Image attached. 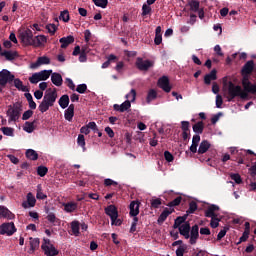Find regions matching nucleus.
<instances>
[{"instance_id": "obj_1", "label": "nucleus", "mask_w": 256, "mask_h": 256, "mask_svg": "<svg viewBox=\"0 0 256 256\" xmlns=\"http://www.w3.org/2000/svg\"><path fill=\"white\" fill-rule=\"evenodd\" d=\"M228 94L229 102H232L236 97H240L241 99H248V94L244 93L241 86L235 85L232 81H229Z\"/></svg>"}, {"instance_id": "obj_2", "label": "nucleus", "mask_w": 256, "mask_h": 256, "mask_svg": "<svg viewBox=\"0 0 256 256\" xmlns=\"http://www.w3.org/2000/svg\"><path fill=\"white\" fill-rule=\"evenodd\" d=\"M8 110L6 112L7 116L9 117V122H16L21 117L22 112V104L21 102H16L13 105L8 106Z\"/></svg>"}, {"instance_id": "obj_3", "label": "nucleus", "mask_w": 256, "mask_h": 256, "mask_svg": "<svg viewBox=\"0 0 256 256\" xmlns=\"http://www.w3.org/2000/svg\"><path fill=\"white\" fill-rule=\"evenodd\" d=\"M243 80H242V86L244 88V93L250 94H256V82L255 84H252V82L249 80V74H243Z\"/></svg>"}, {"instance_id": "obj_4", "label": "nucleus", "mask_w": 256, "mask_h": 256, "mask_svg": "<svg viewBox=\"0 0 256 256\" xmlns=\"http://www.w3.org/2000/svg\"><path fill=\"white\" fill-rule=\"evenodd\" d=\"M20 39L27 46H34L35 37L33 36V31L30 29H26L21 32Z\"/></svg>"}, {"instance_id": "obj_5", "label": "nucleus", "mask_w": 256, "mask_h": 256, "mask_svg": "<svg viewBox=\"0 0 256 256\" xmlns=\"http://www.w3.org/2000/svg\"><path fill=\"white\" fill-rule=\"evenodd\" d=\"M14 79H15V75L12 74L7 69H3L2 71H0V85L2 87H5L7 83L13 82Z\"/></svg>"}, {"instance_id": "obj_6", "label": "nucleus", "mask_w": 256, "mask_h": 256, "mask_svg": "<svg viewBox=\"0 0 256 256\" xmlns=\"http://www.w3.org/2000/svg\"><path fill=\"white\" fill-rule=\"evenodd\" d=\"M16 233L15 223H4L0 225V235L12 236Z\"/></svg>"}, {"instance_id": "obj_7", "label": "nucleus", "mask_w": 256, "mask_h": 256, "mask_svg": "<svg viewBox=\"0 0 256 256\" xmlns=\"http://www.w3.org/2000/svg\"><path fill=\"white\" fill-rule=\"evenodd\" d=\"M154 66V61L143 60V57H138L136 67L141 71H148Z\"/></svg>"}, {"instance_id": "obj_8", "label": "nucleus", "mask_w": 256, "mask_h": 256, "mask_svg": "<svg viewBox=\"0 0 256 256\" xmlns=\"http://www.w3.org/2000/svg\"><path fill=\"white\" fill-rule=\"evenodd\" d=\"M189 243L191 245L197 244V240L199 239V225L195 224L190 228V237Z\"/></svg>"}, {"instance_id": "obj_9", "label": "nucleus", "mask_w": 256, "mask_h": 256, "mask_svg": "<svg viewBox=\"0 0 256 256\" xmlns=\"http://www.w3.org/2000/svg\"><path fill=\"white\" fill-rule=\"evenodd\" d=\"M50 107L54 106V103L57 100V89L54 88L51 92H47L43 98Z\"/></svg>"}, {"instance_id": "obj_10", "label": "nucleus", "mask_w": 256, "mask_h": 256, "mask_svg": "<svg viewBox=\"0 0 256 256\" xmlns=\"http://www.w3.org/2000/svg\"><path fill=\"white\" fill-rule=\"evenodd\" d=\"M158 85H159L160 89H162L166 93L171 92L172 87L170 85V80L167 76H163V77L159 78Z\"/></svg>"}, {"instance_id": "obj_11", "label": "nucleus", "mask_w": 256, "mask_h": 256, "mask_svg": "<svg viewBox=\"0 0 256 256\" xmlns=\"http://www.w3.org/2000/svg\"><path fill=\"white\" fill-rule=\"evenodd\" d=\"M105 213L110 217L111 222H114L119 217L118 209L114 205L105 208Z\"/></svg>"}, {"instance_id": "obj_12", "label": "nucleus", "mask_w": 256, "mask_h": 256, "mask_svg": "<svg viewBox=\"0 0 256 256\" xmlns=\"http://www.w3.org/2000/svg\"><path fill=\"white\" fill-rule=\"evenodd\" d=\"M41 248L46 256H57L59 254V251L53 245L49 246L46 245V243H43Z\"/></svg>"}, {"instance_id": "obj_13", "label": "nucleus", "mask_w": 256, "mask_h": 256, "mask_svg": "<svg viewBox=\"0 0 256 256\" xmlns=\"http://www.w3.org/2000/svg\"><path fill=\"white\" fill-rule=\"evenodd\" d=\"M36 206V198L32 192H29L27 194V201H24L22 203L23 209H29V207H35Z\"/></svg>"}, {"instance_id": "obj_14", "label": "nucleus", "mask_w": 256, "mask_h": 256, "mask_svg": "<svg viewBox=\"0 0 256 256\" xmlns=\"http://www.w3.org/2000/svg\"><path fill=\"white\" fill-rule=\"evenodd\" d=\"M50 64H51V59H49L48 56H40V57H38V60L35 63L31 64V68L36 69L39 66L50 65Z\"/></svg>"}, {"instance_id": "obj_15", "label": "nucleus", "mask_w": 256, "mask_h": 256, "mask_svg": "<svg viewBox=\"0 0 256 256\" xmlns=\"http://www.w3.org/2000/svg\"><path fill=\"white\" fill-rule=\"evenodd\" d=\"M190 231H191V225L189 222H185L184 224L180 225L179 233L185 239L190 238Z\"/></svg>"}, {"instance_id": "obj_16", "label": "nucleus", "mask_w": 256, "mask_h": 256, "mask_svg": "<svg viewBox=\"0 0 256 256\" xmlns=\"http://www.w3.org/2000/svg\"><path fill=\"white\" fill-rule=\"evenodd\" d=\"M255 69V62L250 60L244 64L241 70L242 75H251Z\"/></svg>"}, {"instance_id": "obj_17", "label": "nucleus", "mask_w": 256, "mask_h": 256, "mask_svg": "<svg viewBox=\"0 0 256 256\" xmlns=\"http://www.w3.org/2000/svg\"><path fill=\"white\" fill-rule=\"evenodd\" d=\"M130 108H131V101L130 100H126L122 104H114L113 105V109L115 111H118L119 113H125V111H127Z\"/></svg>"}, {"instance_id": "obj_18", "label": "nucleus", "mask_w": 256, "mask_h": 256, "mask_svg": "<svg viewBox=\"0 0 256 256\" xmlns=\"http://www.w3.org/2000/svg\"><path fill=\"white\" fill-rule=\"evenodd\" d=\"M140 204L139 201H131L130 202V217H137V215L140 213Z\"/></svg>"}, {"instance_id": "obj_19", "label": "nucleus", "mask_w": 256, "mask_h": 256, "mask_svg": "<svg viewBox=\"0 0 256 256\" xmlns=\"http://www.w3.org/2000/svg\"><path fill=\"white\" fill-rule=\"evenodd\" d=\"M217 211H220V207L217 205H211L205 211V217L206 218H216V217H218V215L215 213Z\"/></svg>"}, {"instance_id": "obj_20", "label": "nucleus", "mask_w": 256, "mask_h": 256, "mask_svg": "<svg viewBox=\"0 0 256 256\" xmlns=\"http://www.w3.org/2000/svg\"><path fill=\"white\" fill-rule=\"evenodd\" d=\"M0 218H5V219H15V214L10 212V210L5 207V206H0Z\"/></svg>"}, {"instance_id": "obj_21", "label": "nucleus", "mask_w": 256, "mask_h": 256, "mask_svg": "<svg viewBox=\"0 0 256 256\" xmlns=\"http://www.w3.org/2000/svg\"><path fill=\"white\" fill-rule=\"evenodd\" d=\"M174 211H175L174 208L173 209L165 208L163 212L159 215L158 224L161 225L163 222H165L169 217V215H171Z\"/></svg>"}, {"instance_id": "obj_22", "label": "nucleus", "mask_w": 256, "mask_h": 256, "mask_svg": "<svg viewBox=\"0 0 256 256\" xmlns=\"http://www.w3.org/2000/svg\"><path fill=\"white\" fill-rule=\"evenodd\" d=\"M216 79H217V70L213 69L210 73H207L204 76V83L206 85H211V82L216 81Z\"/></svg>"}, {"instance_id": "obj_23", "label": "nucleus", "mask_w": 256, "mask_h": 256, "mask_svg": "<svg viewBox=\"0 0 256 256\" xmlns=\"http://www.w3.org/2000/svg\"><path fill=\"white\" fill-rule=\"evenodd\" d=\"M75 42V39H74V37L73 36H67V37H62V38H60V48L61 49H66V48H68V46L70 45V44H72V43H74Z\"/></svg>"}, {"instance_id": "obj_24", "label": "nucleus", "mask_w": 256, "mask_h": 256, "mask_svg": "<svg viewBox=\"0 0 256 256\" xmlns=\"http://www.w3.org/2000/svg\"><path fill=\"white\" fill-rule=\"evenodd\" d=\"M63 206H64V211L66 213H73V212L78 210L77 202H73V201L66 202V203L63 204Z\"/></svg>"}, {"instance_id": "obj_25", "label": "nucleus", "mask_w": 256, "mask_h": 256, "mask_svg": "<svg viewBox=\"0 0 256 256\" xmlns=\"http://www.w3.org/2000/svg\"><path fill=\"white\" fill-rule=\"evenodd\" d=\"M209 148H211V143L207 140H203L199 145L198 154L199 155L206 154Z\"/></svg>"}, {"instance_id": "obj_26", "label": "nucleus", "mask_w": 256, "mask_h": 256, "mask_svg": "<svg viewBox=\"0 0 256 256\" xmlns=\"http://www.w3.org/2000/svg\"><path fill=\"white\" fill-rule=\"evenodd\" d=\"M51 80H52V84H54L58 87L63 85V77L58 72H53L52 73Z\"/></svg>"}, {"instance_id": "obj_27", "label": "nucleus", "mask_w": 256, "mask_h": 256, "mask_svg": "<svg viewBox=\"0 0 256 256\" xmlns=\"http://www.w3.org/2000/svg\"><path fill=\"white\" fill-rule=\"evenodd\" d=\"M48 39L44 35H39L34 37V44L33 46L35 48H39L40 46H43L45 43H47Z\"/></svg>"}, {"instance_id": "obj_28", "label": "nucleus", "mask_w": 256, "mask_h": 256, "mask_svg": "<svg viewBox=\"0 0 256 256\" xmlns=\"http://www.w3.org/2000/svg\"><path fill=\"white\" fill-rule=\"evenodd\" d=\"M37 123V120H33L32 122L30 121H25L23 130L27 133H33L35 131V124Z\"/></svg>"}, {"instance_id": "obj_29", "label": "nucleus", "mask_w": 256, "mask_h": 256, "mask_svg": "<svg viewBox=\"0 0 256 256\" xmlns=\"http://www.w3.org/2000/svg\"><path fill=\"white\" fill-rule=\"evenodd\" d=\"M0 56L5 57L6 60L8 61H13L15 60L17 57H19L18 53L16 51L12 52V51H4L0 53Z\"/></svg>"}, {"instance_id": "obj_30", "label": "nucleus", "mask_w": 256, "mask_h": 256, "mask_svg": "<svg viewBox=\"0 0 256 256\" xmlns=\"http://www.w3.org/2000/svg\"><path fill=\"white\" fill-rule=\"evenodd\" d=\"M30 250L29 253L33 254L36 250H38L39 246H40V239L39 238H30Z\"/></svg>"}, {"instance_id": "obj_31", "label": "nucleus", "mask_w": 256, "mask_h": 256, "mask_svg": "<svg viewBox=\"0 0 256 256\" xmlns=\"http://www.w3.org/2000/svg\"><path fill=\"white\" fill-rule=\"evenodd\" d=\"M13 81H14V86L16 89H18L19 91H22V92H29V88L27 86L23 85V82L21 81V79L14 78Z\"/></svg>"}, {"instance_id": "obj_32", "label": "nucleus", "mask_w": 256, "mask_h": 256, "mask_svg": "<svg viewBox=\"0 0 256 256\" xmlns=\"http://www.w3.org/2000/svg\"><path fill=\"white\" fill-rule=\"evenodd\" d=\"M187 218H188L187 214L176 217L174 221V229H179L183 225V223H186Z\"/></svg>"}, {"instance_id": "obj_33", "label": "nucleus", "mask_w": 256, "mask_h": 256, "mask_svg": "<svg viewBox=\"0 0 256 256\" xmlns=\"http://www.w3.org/2000/svg\"><path fill=\"white\" fill-rule=\"evenodd\" d=\"M70 104V97L67 94H64L60 97L59 105L62 109H66Z\"/></svg>"}, {"instance_id": "obj_34", "label": "nucleus", "mask_w": 256, "mask_h": 256, "mask_svg": "<svg viewBox=\"0 0 256 256\" xmlns=\"http://www.w3.org/2000/svg\"><path fill=\"white\" fill-rule=\"evenodd\" d=\"M205 129V124L203 121H198L196 122V124H194L193 126V131L194 133H196L197 135L202 134L204 132Z\"/></svg>"}, {"instance_id": "obj_35", "label": "nucleus", "mask_w": 256, "mask_h": 256, "mask_svg": "<svg viewBox=\"0 0 256 256\" xmlns=\"http://www.w3.org/2000/svg\"><path fill=\"white\" fill-rule=\"evenodd\" d=\"M72 233L75 237H79L80 235V223L79 221H73L70 224Z\"/></svg>"}, {"instance_id": "obj_36", "label": "nucleus", "mask_w": 256, "mask_h": 256, "mask_svg": "<svg viewBox=\"0 0 256 256\" xmlns=\"http://www.w3.org/2000/svg\"><path fill=\"white\" fill-rule=\"evenodd\" d=\"M52 70H41L38 72V77L40 81H47L48 78L51 77Z\"/></svg>"}, {"instance_id": "obj_37", "label": "nucleus", "mask_w": 256, "mask_h": 256, "mask_svg": "<svg viewBox=\"0 0 256 256\" xmlns=\"http://www.w3.org/2000/svg\"><path fill=\"white\" fill-rule=\"evenodd\" d=\"M26 158L30 159L31 161H37L38 159V153L33 149H28L25 152Z\"/></svg>"}, {"instance_id": "obj_38", "label": "nucleus", "mask_w": 256, "mask_h": 256, "mask_svg": "<svg viewBox=\"0 0 256 256\" xmlns=\"http://www.w3.org/2000/svg\"><path fill=\"white\" fill-rule=\"evenodd\" d=\"M46 219L52 223L53 226H56V225H60V220L59 218H57V216L54 214V213H49L47 216H46Z\"/></svg>"}, {"instance_id": "obj_39", "label": "nucleus", "mask_w": 256, "mask_h": 256, "mask_svg": "<svg viewBox=\"0 0 256 256\" xmlns=\"http://www.w3.org/2000/svg\"><path fill=\"white\" fill-rule=\"evenodd\" d=\"M24 97H25L26 100L28 101L29 107H30L32 110H35L36 107H37V105H36V102L33 100L32 94H30V93H25V94H24Z\"/></svg>"}, {"instance_id": "obj_40", "label": "nucleus", "mask_w": 256, "mask_h": 256, "mask_svg": "<svg viewBox=\"0 0 256 256\" xmlns=\"http://www.w3.org/2000/svg\"><path fill=\"white\" fill-rule=\"evenodd\" d=\"M155 99H157V90L150 89L146 97V102L149 104L151 101Z\"/></svg>"}, {"instance_id": "obj_41", "label": "nucleus", "mask_w": 256, "mask_h": 256, "mask_svg": "<svg viewBox=\"0 0 256 256\" xmlns=\"http://www.w3.org/2000/svg\"><path fill=\"white\" fill-rule=\"evenodd\" d=\"M50 105L43 99L41 103L38 105V110L43 114L46 113L50 109Z\"/></svg>"}, {"instance_id": "obj_42", "label": "nucleus", "mask_w": 256, "mask_h": 256, "mask_svg": "<svg viewBox=\"0 0 256 256\" xmlns=\"http://www.w3.org/2000/svg\"><path fill=\"white\" fill-rule=\"evenodd\" d=\"M197 210H198V204H197V202H195V201H190V202H189V208H188V210H187V214H186V215H188V214H193V213H195Z\"/></svg>"}, {"instance_id": "obj_43", "label": "nucleus", "mask_w": 256, "mask_h": 256, "mask_svg": "<svg viewBox=\"0 0 256 256\" xmlns=\"http://www.w3.org/2000/svg\"><path fill=\"white\" fill-rule=\"evenodd\" d=\"M189 7L191 11L198 12L200 8V3L198 2V0H191L189 2Z\"/></svg>"}, {"instance_id": "obj_44", "label": "nucleus", "mask_w": 256, "mask_h": 256, "mask_svg": "<svg viewBox=\"0 0 256 256\" xmlns=\"http://www.w3.org/2000/svg\"><path fill=\"white\" fill-rule=\"evenodd\" d=\"M77 144L82 148L83 151H86L85 145V136L83 134H79L77 138Z\"/></svg>"}, {"instance_id": "obj_45", "label": "nucleus", "mask_w": 256, "mask_h": 256, "mask_svg": "<svg viewBox=\"0 0 256 256\" xmlns=\"http://www.w3.org/2000/svg\"><path fill=\"white\" fill-rule=\"evenodd\" d=\"M1 131L6 135L7 137H14V128L11 127H2Z\"/></svg>"}, {"instance_id": "obj_46", "label": "nucleus", "mask_w": 256, "mask_h": 256, "mask_svg": "<svg viewBox=\"0 0 256 256\" xmlns=\"http://www.w3.org/2000/svg\"><path fill=\"white\" fill-rule=\"evenodd\" d=\"M96 7L106 9L108 5V0H92Z\"/></svg>"}, {"instance_id": "obj_47", "label": "nucleus", "mask_w": 256, "mask_h": 256, "mask_svg": "<svg viewBox=\"0 0 256 256\" xmlns=\"http://www.w3.org/2000/svg\"><path fill=\"white\" fill-rule=\"evenodd\" d=\"M151 12H152V8L150 7V5L144 4L142 6V16L143 17L151 15Z\"/></svg>"}, {"instance_id": "obj_48", "label": "nucleus", "mask_w": 256, "mask_h": 256, "mask_svg": "<svg viewBox=\"0 0 256 256\" xmlns=\"http://www.w3.org/2000/svg\"><path fill=\"white\" fill-rule=\"evenodd\" d=\"M220 218L218 216L211 218L210 227L216 229L220 226Z\"/></svg>"}, {"instance_id": "obj_49", "label": "nucleus", "mask_w": 256, "mask_h": 256, "mask_svg": "<svg viewBox=\"0 0 256 256\" xmlns=\"http://www.w3.org/2000/svg\"><path fill=\"white\" fill-rule=\"evenodd\" d=\"M183 198L181 196L175 198L174 200L168 202L167 206L168 207H175L181 204Z\"/></svg>"}, {"instance_id": "obj_50", "label": "nucleus", "mask_w": 256, "mask_h": 256, "mask_svg": "<svg viewBox=\"0 0 256 256\" xmlns=\"http://www.w3.org/2000/svg\"><path fill=\"white\" fill-rule=\"evenodd\" d=\"M60 20H63L64 23H68L70 21V14L68 10L62 11L60 13Z\"/></svg>"}, {"instance_id": "obj_51", "label": "nucleus", "mask_w": 256, "mask_h": 256, "mask_svg": "<svg viewBox=\"0 0 256 256\" xmlns=\"http://www.w3.org/2000/svg\"><path fill=\"white\" fill-rule=\"evenodd\" d=\"M36 198H37V199H40V200H44V199L47 198L46 194L43 193V190H42V186H41V185H38V186H37Z\"/></svg>"}, {"instance_id": "obj_52", "label": "nucleus", "mask_w": 256, "mask_h": 256, "mask_svg": "<svg viewBox=\"0 0 256 256\" xmlns=\"http://www.w3.org/2000/svg\"><path fill=\"white\" fill-rule=\"evenodd\" d=\"M37 173L39 177L43 178L48 173V168L45 166H38Z\"/></svg>"}, {"instance_id": "obj_53", "label": "nucleus", "mask_w": 256, "mask_h": 256, "mask_svg": "<svg viewBox=\"0 0 256 256\" xmlns=\"http://www.w3.org/2000/svg\"><path fill=\"white\" fill-rule=\"evenodd\" d=\"M160 205H162V199L156 198L151 200L152 209H159Z\"/></svg>"}, {"instance_id": "obj_54", "label": "nucleus", "mask_w": 256, "mask_h": 256, "mask_svg": "<svg viewBox=\"0 0 256 256\" xmlns=\"http://www.w3.org/2000/svg\"><path fill=\"white\" fill-rule=\"evenodd\" d=\"M29 82L32 84H37L40 82L39 73L35 72L29 77Z\"/></svg>"}, {"instance_id": "obj_55", "label": "nucleus", "mask_w": 256, "mask_h": 256, "mask_svg": "<svg viewBox=\"0 0 256 256\" xmlns=\"http://www.w3.org/2000/svg\"><path fill=\"white\" fill-rule=\"evenodd\" d=\"M136 95H137L136 90H135L134 88H132V89L130 90V93H128V94L125 96V98H126V99H130V102H135Z\"/></svg>"}, {"instance_id": "obj_56", "label": "nucleus", "mask_w": 256, "mask_h": 256, "mask_svg": "<svg viewBox=\"0 0 256 256\" xmlns=\"http://www.w3.org/2000/svg\"><path fill=\"white\" fill-rule=\"evenodd\" d=\"M46 29L51 35H55V33L57 32L56 24H47Z\"/></svg>"}, {"instance_id": "obj_57", "label": "nucleus", "mask_w": 256, "mask_h": 256, "mask_svg": "<svg viewBox=\"0 0 256 256\" xmlns=\"http://www.w3.org/2000/svg\"><path fill=\"white\" fill-rule=\"evenodd\" d=\"M64 117H65L66 121L71 122L74 117V112H72L69 109H66L65 113H64Z\"/></svg>"}, {"instance_id": "obj_58", "label": "nucleus", "mask_w": 256, "mask_h": 256, "mask_svg": "<svg viewBox=\"0 0 256 256\" xmlns=\"http://www.w3.org/2000/svg\"><path fill=\"white\" fill-rule=\"evenodd\" d=\"M104 186L105 187L118 186V182L112 180L111 178H106L104 180Z\"/></svg>"}, {"instance_id": "obj_59", "label": "nucleus", "mask_w": 256, "mask_h": 256, "mask_svg": "<svg viewBox=\"0 0 256 256\" xmlns=\"http://www.w3.org/2000/svg\"><path fill=\"white\" fill-rule=\"evenodd\" d=\"M164 157H165V159H166V162H168V163L173 162L174 159H175V157L173 156V154H172L170 151H167V150L164 152Z\"/></svg>"}, {"instance_id": "obj_60", "label": "nucleus", "mask_w": 256, "mask_h": 256, "mask_svg": "<svg viewBox=\"0 0 256 256\" xmlns=\"http://www.w3.org/2000/svg\"><path fill=\"white\" fill-rule=\"evenodd\" d=\"M230 178L231 180L235 181L237 185H241L242 179L240 174H231Z\"/></svg>"}, {"instance_id": "obj_61", "label": "nucleus", "mask_w": 256, "mask_h": 256, "mask_svg": "<svg viewBox=\"0 0 256 256\" xmlns=\"http://www.w3.org/2000/svg\"><path fill=\"white\" fill-rule=\"evenodd\" d=\"M181 130L183 132H189L190 131V122L189 121H181Z\"/></svg>"}, {"instance_id": "obj_62", "label": "nucleus", "mask_w": 256, "mask_h": 256, "mask_svg": "<svg viewBox=\"0 0 256 256\" xmlns=\"http://www.w3.org/2000/svg\"><path fill=\"white\" fill-rule=\"evenodd\" d=\"M186 249V245L179 246L178 249H176V256H184Z\"/></svg>"}, {"instance_id": "obj_63", "label": "nucleus", "mask_w": 256, "mask_h": 256, "mask_svg": "<svg viewBox=\"0 0 256 256\" xmlns=\"http://www.w3.org/2000/svg\"><path fill=\"white\" fill-rule=\"evenodd\" d=\"M76 92L80 94H84L87 91V85L86 84H80L75 89Z\"/></svg>"}, {"instance_id": "obj_64", "label": "nucleus", "mask_w": 256, "mask_h": 256, "mask_svg": "<svg viewBox=\"0 0 256 256\" xmlns=\"http://www.w3.org/2000/svg\"><path fill=\"white\" fill-rule=\"evenodd\" d=\"M34 112L32 110H27L24 112L22 119L23 121H28L29 118L33 116Z\"/></svg>"}]
</instances>
